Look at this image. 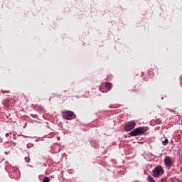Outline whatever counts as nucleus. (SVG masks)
<instances>
[{
  "instance_id": "obj_1",
  "label": "nucleus",
  "mask_w": 182,
  "mask_h": 182,
  "mask_svg": "<svg viewBox=\"0 0 182 182\" xmlns=\"http://www.w3.org/2000/svg\"><path fill=\"white\" fill-rule=\"evenodd\" d=\"M147 132V127H139L136 128L133 131H132L129 134L132 137H136V136H141V134H144Z\"/></svg>"
},
{
  "instance_id": "obj_2",
  "label": "nucleus",
  "mask_w": 182,
  "mask_h": 182,
  "mask_svg": "<svg viewBox=\"0 0 182 182\" xmlns=\"http://www.w3.org/2000/svg\"><path fill=\"white\" fill-rule=\"evenodd\" d=\"M152 176L155 178H159L160 176H163L164 174V169H163V167L161 166H158L155 167V168L152 171Z\"/></svg>"
},
{
  "instance_id": "obj_3",
  "label": "nucleus",
  "mask_w": 182,
  "mask_h": 182,
  "mask_svg": "<svg viewBox=\"0 0 182 182\" xmlns=\"http://www.w3.org/2000/svg\"><path fill=\"white\" fill-rule=\"evenodd\" d=\"M62 114L63 119H65L66 120H73L74 119H76V114L72 111H62Z\"/></svg>"
},
{
  "instance_id": "obj_4",
  "label": "nucleus",
  "mask_w": 182,
  "mask_h": 182,
  "mask_svg": "<svg viewBox=\"0 0 182 182\" xmlns=\"http://www.w3.org/2000/svg\"><path fill=\"white\" fill-rule=\"evenodd\" d=\"M10 174L9 176L11 178H14L15 180L21 177V172L18 170V168L13 167L10 170Z\"/></svg>"
},
{
  "instance_id": "obj_5",
  "label": "nucleus",
  "mask_w": 182,
  "mask_h": 182,
  "mask_svg": "<svg viewBox=\"0 0 182 182\" xmlns=\"http://www.w3.org/2000/svg\"><path fill=\"white\" fill-rule=\"evenodd\" d=\"M136 127V122L134 121H132L128 122L125 126H124V130L125 132H130V130H133Z\"/></svg>"
},
{
  "instance_id": "obj_6",
  "label": "nucleus",
  "mask_w": 182,
  "mask_h": 182,
  "mask_svg": "<svg viewBox=\"0 0 182 182\" xmlns=\"http://www.w3.org/2000/svg\"><path fill=\"white\" fill-rule=\"evenodd\" d=\"M164 164L167 167H171L173 166V160H171V158L170 156H166L164 160Z\"/></svg>"
},
{
  "instance_id": "obj_7",
  "label": "nucleus",
  "mask_w": 182,
  "mask_h": 182,
  "mask_svg": "<svg viewBox=\"0 0 182 182\" xmlns=\"http://www.w3.org/2000/svg\"><path fill=\"white\" fill-rule=\"evenodd\" d=\"M91 143V146H92V147H94V149H99V142H95L92 141H90Z\"/></svg>"
},
{
  "instance_id": "obj_8",
  "label": "nucleus",
  "mask_w": 182,
  "mask_h": 182,
  "mask_svg": "<svg viewBox=\"0 0 182 182\" xmlns=\"http://www.w3.org/2000/svg\"><path fill=\"white\" fill-rule=\"evenodd\" d=\"M105 87H107V92H109V90H112V83L105 82Z\"/></svg>"
},
{
  "instance_id": "obj_9",
  "label": "nucleus",
  "mask_w": 182,
  "mask_h": 182,
  "mask_svg": "<svg viewBox=\"0 0 182 182\" xmlns=\"http://www.w3.org/2000/svg\"><path fill=\"white\" fill-rule=\"evenodd\" d=\"M3 103L5 107H9V100H5Z\"/></svg>"
},
{
  "instance_id": "obj_10",
  "label": "nucleus",
  "mask_w": 182,
  "mask_h": 182,
  "mask_svg": "<svg viewBox=\"0 0 182 182\" xmlns=\"http://www.w3.org/2000/svg\"><path fill=\"white\" fill-rule=\"evenodd\" d=\"M162 144L163 146H167V144H168V139H165L164 141H162Z\"/></svg>"
},
{
  "instance_id": "obj_11",
  "label": "nucleus",
  "mask_w": 182,
  "mask_h": 182,
  "mask_svg": "<svg viewBox=\"0 0 182 182\" xmlns=\"http://www.w3.org/2000/svg\"><path fill=\"white\" fill-rule=\"evenodd\" d=\"M24 160H25L26 163H31V158L29 156H26L24 158Z\"/></svg>"
},
{
  "instance_id": "obj_12",
  "label": "nucleus",
  "mask_w": 182,
  "mask_h": 182,
  "mask_svg": "<svg viewBox=\"0 0 182 182\" xmlns=\"http://www.w3.org/2000/svg\"><path fill=\"white\" fill-rule=\"evenodd\" d=\"M49 181H50V179L48 176H46L43 180V182H49Z\"/></svg>"
},
{
  "instance_id": "obj_13",
  "label": "nucleus",
  "mask_w": 182,
  "mask_h": 182,
  "mask_svg": "<svg viewBox=\"0 0 182 182\" xmlns=\"http://www.w3.org/2000/svg\"><path fill=\"white\" fill-rule=\"evenodd\" d=\"M155 122L156 123V124H161V119L157 118V119L155 120Z\"/></svg>"
},
{
  "instance_id": "obj_14",
  "label": "nucleus",
  "mask_w": 182,
  "mask_h": 182,
  "mask_svg": "<svg viewBox=\"0 0 182 182\" xmlns=\"http://www.w3.org/2000/svg\"><path fill=\"white\" fill-rule=\"evenodd\" d=\"M161 182H167V177L162 178Z\"/></svg>"
},
{
  "instance_id": "obj_15",
  "label": "nucleus",
  "mask_w": 182,
  "mask_h": 182,
  "mask_svg": "<svg viewBox=\"0 0 182 182\" xmlns=\"http://www.w3.org/2000/svg\"><path fill=\"white\" fill-rule=\"evenodd\" d=\"M42 110H43V107L41 106L38 107V112H42Z\"/></svg>"
},
{
  "instance_id": "obj_16",
  "label": "nucleus",
  "mask_w": 182,
  "mask_h": 182,
  "mask_svg": "<svg viewBox=\"0 0 182 182\" xmlns=\"http://www.w3.org/2000/svg\"><path fill=\"white\" fill-rule=\"evenodd\" d=\"M32 146H33L32 144H28L27 149H31V147H32Z\"/></svg>"
},
{
  "instance_id": "obj_17",
  "label": "nucleus",
  "mask_w": 182,
  "mask_h": 182,
  "mask_svg": "<svg viewBox=\"0 0 182 182\" xmlns=\"http://www.w3.org/2000/svg\"><path fill=\"white\" fill-rule=\"evenodd\" d=\"M9 134H12V133H6V134H5V136H6V137H9Z\"/></svg>"
},
{
  "instance_id": "obj_18",
  "label": "nucleus",
  "mask_w": 182,
  "mask_h": 182,
  "mask_svg": "<svg viewBox=\"0 0 182 182\" xmlns=\"http://www.w3.org/2000/svg\"><path fill=\"white\" fill-rule=\"evenodd\" d=\"M31 116L32 117H34V118H36V114H31Z\"/></svg>"
},
{
  "instance_id": "obj_19",
  "label": "nucleus",
  "mask_w": 182,
  "mask_h": 182,
  "mask_svg": "<svg viewBox=\"0 0 182 182\" xmlns=\"http://www.w3.org/2000/svg\"><path fill=\"white\" fill-rule=\"evenodd\" d=\"M1 92H2V93H9V91H4V90H1Z\"/></svg>"
},
{
  "instance_id": "obj_20",
  "label": "nucleus",
  "mask_w": 182,
  "mask_h": 182,
  "mask_svg": "<svg viewBox=\"0 0 182 182\" xmlns=\"http://www.w3.org/2000/svg\"><path fill=\"white\" fill-rule=\"evenodd\" d=\"M100 90L102 93H105V92H106V91L102 90V87H100Z\"/></svg>"
},
{
  "instance_id": "obj_21",
  "label": "nucleus",
  "mask_w": 182,
  "mask_h": 182,
  "mask_svg": "<svg viewBox=\"0 0 182 182\" xmlns=\"http://www.w3.org/2000/svg\"><path fill=\"white\" fill-rule=\"evenodd\" d=\"M0 143H2V138L0 137Z\"/></svg>"
},
{
  "instance_id": "obj_22",
  "label": "nucleus",
  "mask_w": 182,
  "mask_h": 182,
  "mask_svg": "<svg viewBox=\"0 0 182 182\" xmlns=\"http://www.w3.org/2000/svg\"><path fill=\"white\" fill-rule=\"evenodd\" d=\"M164 99V97H162L161 100H163Z\"/></svg>"
},
{
  "instance_id": "obj_23",
  "label": "nucleus",
  "mask_w": 182,
  "mask_h": 182,
  "mask_svg": "<svg viewBox=\"0 0 182 182\" xmlns=\"http://www.w3.org/2000/svg\"><path fill=\"white\" fill-rule=\"evenodd\" d=\"M181 171L182 172V167H181Z\"/></svg>"
}]
</instances>
